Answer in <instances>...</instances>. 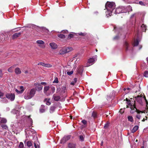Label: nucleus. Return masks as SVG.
Here are the masks:
<instances>
[{"label": "nucleus", "instance_id": "f257e3e1", "mask_svg": "<svg viewBox=\"0 0 148 148\" xmlns=\"http://www.w3.org/2000/svg\"><path fill=\"white\" fill-rule=\"evenodd\" d=\"M105 7L107 10L106 12V16L108 17L112 15V12L115 8V3L113 2H107L106 4Z\"/></svg>", "mask_w": 148, "mask_h": 148}, {"label": "nucleus", "instance_id": "f03ea898", "mask_svg": "<svg viewBox=\"0 0 148 148\" xmlns=\"http://www.w3.org/2000/svg\"><path fill=\"white\" fill-rule=\"evenodd\" d=\"M36 89L33 88L30 90V91L26 94L25 93L24 98L26 99H29L33 97L35 94Z\"/></svg>", "mask_w": 148, "mask_h": 148}, {"label": "nucleus", "instance_id": "7ed1b4c3", "mask_svg": "<svg viewBox=\"0 0 148 148\" xmlns=\"http://www.w3.org/2000/svg\"><path fill=\"white\" fill-rule=\"evenodd\" d=\"M97 56L95 55L93 56L92 58H91L88 60V62L86 63V66H89L93 64L95 62V61L97 60Z\"/></svg>", "mask_w": 148, "mask_h": 148}, {"label": "nucleus", "instance_id": "20e7f679", "mask_svg": "<svg viewBox=\"0 0 148 148\" xmlns=\"http://www.w3.org/2000/svg\"><path fill=\"white\" fill-rule=\"evenodd\" d=\"M73 50V48L71 47H64L60 49L59 51L60 54H63L67 53L70 52Z\"/></svg>", "mask_w": 148, "mask_h": 148}, {"label": "nucleus", "instance_id": "39448f33", "mask_svg": "<svg viewBox=\"0 0 148 148\" xmlns=\"http://www.w3.org/2000/svg\"><path fill=\"white\" fill-rule=\"evenodd\" d=\"M144 99L145 100L147 104H148V102L147 100H146L145 97H144ZM143 99L141 96H138L136 98V100L137 102L141 106H143V103L142 101V100Z\"/></svg>", "mask_w": 148, "mask_h": 148}, {"label": "nucleus", "instance_id": "423d86ee", "mask_svg": "<svg viewBox=\"0 0 148 148\" xmlns=\"http://www.w3.org/2000/svg\"><path fill=\"white\" fill-rule=\"evenodd\" d=\"M124 6H122L116 8L115 10V14H119L120 13H125V11H124Z\"/></svg>", "mask_w": 148, "mask_h": 148}, {"label": "nucleus", "instance_id": "0eeeda50", "mask_svg": "<svg viewBox=\"0 0 148 148\" xmlns=\"http://www.w3.org/2000/svg\"><path fill=\"white\" fill-rule=\"evenodd\" d=\"M7 98L10 99L11 101H13L14 100L15 98V95L14 94L8 93L6 95Z\"/></svg>", "mask_w": 148, "mask_h": 148}, {"label": "nucleus", "instance_id": "6e6552de", "mask_svg": "<svg viewBox=\"0 0 148 148\" xmlns=\"http://www.w3.org/2000/svg\"><path fill=\"white\" fill-rule=\"evenodd\" d=\"M36 43L38 45V46L42 48H44L45 47V45L44 44V42L42 40H38L36 41Z\"/></svg>", "mask_w": 148, "mask_h": 148}, {"label": "nucleus", "instance_id": "1a4fd4ad", "mask_svg": "<svg viewBox=\"0 0 148 148\" xmlns=\"http://www.w3.org/2000/svg\"><path fill=\"white\" fill-rule=\"evenodd\" d=\"M50 87L49 86H45L44 89V92L47 96H49L50 95L49 93Z\"/></svg>", "mask_w": 148, "mask_h": 148}, {"label": "nucleus", "instance_id": "9d476101", "mask_svg": "<svg viewBox=\"0 0 148 148\" xmlns=\"http://www.w3.org/2000/svg\"><path fill=\"white\" fill-rule=\"evenodd\" d=\"M126 101H127V104L128 105H127V108L130 107L131 109L134 110L135 106H136V103H135L134 105H132L131 104L130 101L127 99Z\"/></svg>", "mask_w": 148, "mask_h": 148}, {"label": "nucleus", "instance_id": "9b49d317", "mask_svg": "<svg viewBox=\"0 0 148 148\" xmlns=\"http://www.w3.org/2000/svg\"><path fill=\"white\" fill-rule=\"evenodd\" d=\"M20 88L21 89L20 90H18L16 89H15V91L18 93V94H21L23 93L25 88L23 87V86H21L20 87Z\"/></svg>", "mask_w": 148, "mask_h": 148}, {"label": "nucleus", "instance_id": "f8f14e48", "mask_svg": "<svg viewBox=\"0 0 148 148\" xmlns=\"http://www.w3.org/2000/svg\"><path fill=\"white\" fill-rule=\"evenodd\" d=\"M34 85L36 87L37 90L38 91H40L42 89V86L39 84L35 83Z\"/></svg>", "mask_w": 148, "mask_h": 148}, {"label": "nucleus", "instance_id": "ddd939ff", "mask_svg": "<svg viewBox=\"0 0 148 148\" xmlns=\"http://www.w3.org/2000/svg\"><path fill=\"white\" fill-rule=\"evenodd\" d=\"M124 11L125 13L126 12H129L130 11H131L132 10V8L130 6H128L126 7H124Z\"/></svg>", "mask_w": 148, "mask_h": 148}, {"label": "nucleus", "instance_id": "4468645a", "mask_svg": "<svg viewBox=\"0 0 148 148\" xmlns=\"http://www.w3.org/2000/svg\"><path fill=\"white\" fill-rule=\"evenodd\" d=\"M70 136H67L66 137H64L62 138L61 140V143H64L67 141L70 138Z\"/></svg>", "mask_w": 148, "mask_h": 148}, {"label": "nucleus", "instance_id": "2eb2a0df", "mask_svg": "<svg viewBox=\"0 0 148 148\" xmlns=\"http://www.w3.org/2000/svg\"><path fill=\"white\" fill-rule=\"evenodd\" d=\"M49 45L50 46L51 48L52 49H56L58 47L57 45L53 42L50 43H49Z\"/></svg>", "mask_w": 148, "mask_h": 148}, {"label": "nucleus", "instance_id": "dca6fc26", "mask_svg": "<svg viewBox=\"0 0 148 148\" xmlns=\"http://www.w3.org/2000/svg\"><path fill=\"white\" fill-rule=\"evenodd\" d=\"M76 146V144L73 143H69L68 145L69 148H75Z\"/></svg>", "mask_w": 148, "mask_h": 148}, {"label": "nucleus", "instance_id": "f3484780", "mask_svg": "<svg viewBox=\"0 0 148 148\" xmlns=\"http://www.w3.org/2000/svg\"><path fill=\"white\" fill-rule=\"evenodd\" d=\"M53 99L55 101H58L60 99V97L59 96L55 94H54L53 97Z\"/></svg>", "mask_w": 148, "mask_h": 148}, {"label": "nucleus", "instance_id": "a211bd4d", "mask_svg": "<svg viewBox=\"0 0 148 148\" xmlns=\"http://www.w3.org/2000/svg\"><path fill=\"white\" fill-rule=\"evenodd\" d=\"M55 88L53 86H51L50 87L49 93L50 95L54 93L55 91Z\"/></svg>", "mask_w": 148, "mask_h": 148}, {"label": "nucleus", "instance_id": "6ab92c4d", "mask_svg": "<svg viewBox=\"0 0 148 148\" xmlns=\"http://www.w3.org/2000/svg\"><path fill=\"white\" fill-rule=\"evenodd\" d=\"M67 89L65 86L62 87L61 90V94H63L65 93Z\"/></svg>", "mask_w": 148, "mask_h": 148}, {"label": "nucleus", "instance_id": "aec40b11", "mask_svg": "<svg viewBox=\"0 0 148 148\" xmlns=\"http://www.w3.org/2000/svg\"><path fill=\"white\" fill-rule=\"evenodd\" d=\"M45 106L44 105H42L40 109V112L41 113H43L45 112Z\"/></svg>", "mask_w": 148, "mask_h": 148}, {"label": "nucleus", "instance_id": "412c9836", "mask_svg": "<svg viewBox=\"0 0 148 148\" xmlns=\"http://www.w3.org/2000/svg\"><path fill=\"white\" fill-rule=\"evenodd\" d=\"M15 72L16 74H19L21 73V71L20 69L17 67L15 69Z\"/></svg>", "mask_w": 148, "mask_h": 148}, {"label": "nucleus", "instance_id": "4be33fe9", "mask_svg": "<svg viewBox=\"0 0 148 148\" xmlns=\"http://www.w3.org/2000/svg\"><path fill=\"white\" fill-rule=\"evenodd\" d=\"M21 35V33H16L14 34L12 36V39H14L17 38Z\"/></svg>", "mask_w": 148, "mask_h": 148}, {"label": "nucleus", "instance_id": "5701e85b", "mask_svg": "<svg viewBox=\"0 0 148 148\" xmlns=\"http://www.w3.org/2000/svg\"><path fill=\"white\" fill-rule=\"evenodd\" d=\"M124 45L125 47L126 50H130V46L129 45L128 43L127 42H125Z\"/></svg>", "mask_w": 148, "mask_h": 148}, {"label": "nucleus", "instance_id": "b1692460", "mask_svg": "<svg viewBox=\"0 0 148 148\" xmlns=\"http://www.w3.org/2000/svg\"><path fill=\"white\" fill-rule=\"evenodd\" d=\"M35 131L34 130H28L26 132V133H29V135H31L32 134H34L35 133Z\"/></svg>", "mask_w": 148, "mask_h": 148}, {"label": "nucleus", "instance_id": "393cba45", "mask_svg": "<svg viewBox=\"0 0 148 148\" xmlns=\"http://www.w3.org/2000/svg\"><path fill=\"white\" fill-rule=\"evenodd\" d=\"M138 125L135 126L131 130L132 132L134 133L136 132L138 129Z\"/></svg>", "mask_w": 148, "mask_h": 148}, {"label": "nucleus", "instance_id": "a878e982", "mask_svg": "<svg viewBox=\"0 0 148 148\" xmlns=\"http://www.w3.org/2000/svg\"><path fill=\"white\" fill-rule=\"evenodd\" d=\"M0 122L1 123H5L7 122V120L5 118H0Z\"/></svg>", "mask_w": 148, "mask_h": 148}, {"label": "nucleus", "instance_id": "bb28decb", "mask_svg": "<svg viewBox=\"0 0 148 148\" xmlns=\"http://www.w3.org/2000/svg\"><path fill=\"white\" fill-rule=\"evenodd\" d=\"M44 101L45 102L46 104L47 105H49L51 104V103L49 102V99H45L44 100Z\"/></svg>", "mask_w": 148, "mask_h": 148}, {"label": "nucleus", "instance_id": "cd10ccee", "mask_svg": "<svg viewBox=\"0 0 148 148\" xmlns=\"http://www.w3.org/2000/svg\"><path fill=\"white\" fill-rule=\"evenodd\" d=\"M27 120L29 122V123L30 124V125H32V120L30 118V116H29L27 117Z\"/></svg>", "mask_w": 148, "mask_h": 148}, {"label": "nucleus", "instance_id": "c85d7f7f", "mask_svg": "<svg viewBox=\"0 0 148 148\" xmlns=\"http://www.w3.org/2000/svg\"><path fill=\"white\" fill-rule=\"evenodd\" d=\"M127 119H128V120L129 121H130L131 122H132L134 121L133 117L132 116H128Z\"/></svg>", "mask_w": 148, "mask_h": 148}, {"label": "nucleus", "instance_id": "c756f323", "mask_svg": "<svg viewBox=\"0 0 148 148\" xmlns=\"http://www.w3.org/2000/svg\"><path fill=\"white\" fill-rule=\"evenodd\" d=\"M139 43V41L137 39H136V40H135L134 43L133 44V45L134 46H137Z\"/></svg>", "mask_w": 148, "mask_h": 148}, {"label": "nucleus", "instance_id": "7c9ffc66", "mask_svg": "<svg viewBox=\"0 0 148 148\" xmlns=\"http://www.w3.org/2000/svg\"><path fill=\"white\" fill-rule=\"evenodd\" d=\"M97 113L95 112H93L92 114V116L95 119L97 117Z\"/></svg>", "mask_w": 148, "mask_h": 148}, {"label": "nucleus", "instance_id": "2f4dec72", "mask_svg": "<svg viewBox=\"0 0 148 148\" xmlns=\"http://www.w3.org/2000/svg\"><path fill=\"white\" fill-rule=\"evenodd\" d=\"M55 109L54 106H51L50 109V113H52L54 112Z\"/></svg>", "mask_w": 148, "mask_h": 148}, {"label": "nucleus", "instance_id": "473e14b6", "mask_svg": "<svg viewBox=\"0 0 148 148\" xmlns=\"http://www.w3.org/2000/svg\"><path fill=\"white\" fill-rule=\"evenodd\" d=\"M141 27L143 31L145 32L146 30V27L145 25H144V24L142 25L141 26Z\"/></svg>", "mask_w": 148, "mask_h": 148}, {"label": "nucleus", "instance_id": "72a5a7b5", "mask_svg": "<svg viewBox=\"0 0 148 148\" xmlns=\"http://www.w3.org/2000/svg\"><path fill=\"white\" fill-rule=\"evenodd\" d=\"M14 68V66H11L8 69V71L10 73L12 72L13 71V69Z\"/></svg>", "mask_w": 148, "mask_h": 148}, {"label": "nucleus", "instance_id": "f704fd0d", "mask_svg": "<svg viewBox=\"0 0 148 148\" xmlns=\"http://www.w3.org/2000/svg\"><path fill=\"white\" fill-rule=\"evenodd\" d=\"M58 36L61 38H65V36L64 35L62 34H60L58 35Z\"/></svg>", "mask_w": 148, "mask_h": 148}, {"label": "nucleus", "instance_id": "c9c22d12", "mask_svg": "<svg viewBox=\"0 0 148 148\" xmlns=\"http://www.w3.org/2000/svg\"><path fill=\"white\" fill-rule=\"evenodd\" d=\"M28 147H31L32 145V143L31 141H28L26 143Z\"/></svg>", "mask_w": 148, "mask_h": 148}, {"label": "nucleus", "instance_id": "e433bc0d", "mask_svg": "<svg viewBox=\"0 0 148 148\" xmlns=\"http://www.w3.org/2000/svg\"><path fill=\"white\" fill-rule=\"evenodd\" d=\"M1 127L4 129L8 130V127L6 125H2Z\"/></svg>", "mask_w": 148, "mask_h": 148}, {"label": "nucleus", "instance_id": "4c0bfd02", "mask_svg": "<svg viewBox=\"0 0 148 148\" xmlns=\"http://www.w3.org/2000/svg\"><path fill=\"white\" fill-rule=\"evenodd\" d=\"M115 95V92L113 91L112 92V95H110V98L111 99H112L114 97Z\"/></svg>", "mask_w": 148, "mask_h": 148}, {"label": "nucleus", "instance_id": "58836bf2", "mask_svg": "<svg viewBox=\"0 0 148 148\" xmlns=\"http://www.w3.org/2000/svg\"><path fill=\"white\" fill-rule=\"evenodd\" d=\"M24 147V145L23 143L22 142H20L19 145V148H23Z\"/></svg>", "mask_w": 148, "mask_h": 148}, {"label": "nucleus", "instance_id": "ea45409f", "mask_svg": "<svg viewBox=\"0 0 148 148\" xmlns=\"http://www.w3.org/2000/svg\"><path fill=\"white\" fill-rule=\"evenodd\" d=\"M52 66V65L49 64H45L44 66V67H50Z\"/></svg>", "mask_w": 148, "mask_h": 148}, {"label": "nucleus", "instance_id": "a19ab883", "mask_svg": "<svg viewBox=\"0 0 148 148\" xmlns=\"http://www.w3.org/2000/svg\"><path fill=\"white\" fill-rule=\"evenodd\" d=\"M144 76L146 77H148V71H146L144 72Z\"/></svg>", "mask_w": 148, "mask_h": 148}, {"label": "nucleus", "instance_id": "79ce46f5", "mask_svg": "<svg viewBox=\"0 0 148 148\" xmlns=\"http://www.w3.org/2000/svg\"><path fill=\"white\" fill-rule=\"evenodd\" d=\"M74 34H75V33H72L71 34H70L68 36V38H71L73 37L74 36Z\"/></svg>", "mask_w": 148, "mask_h": 148}, {"label": "nucleus", "instance_id": "37998d69", "mask_svg": "<svg viewBox=\"0 0 148 148\" xmlns=\"http://www.w3.org/2000/svg\"><path fill=\"white\" fill-rule=\"evenodd\" d=\"M58 78L57 77H56L54 81H53V83H58Z\"/></svg>", "mask_w": 148, "mask_h": 148}, {"label": "nucleus", "instance_id": "c03bdc74", "mask_svg": "<svg viewBox=\"0 0 148 148\" xmlns=\"http://www.w3.org/2000/svg\"><path fill=\"white\" fill-rule=\"evenodd\" d=\"M78 34L80 36H85L86 35V34L85 33H82V32H80L78 33Z\"/></svg>", "mask_w": 148, "mask_h": 148}, {"label": "nucleus", "instance_id": "a18cd8bd", "mask_svg": "<svg viewBox=\"0 0 148 148\" xmlns=\"http://www.w3.org/2000/svg\"><path fill=\"white\" fill-rule=\"evenodd\" d=\"M83 69L82 67H80L78 69V71H79V72H81L82 71H83Z\"/></svg>", "mask_w": 148, "mask_h": 148}, {"label": "nucleus", "instance_id": "49530a36", "mask_svg": "<svg viewBox=\"0 0 148 148\" xmlns=\"http://www.w3.org/2000/svg\"><path fill=\"white\" fill-rule=\"evenodd\" d=\"M73 73V71H68L67 72V75H72Z\"/></svg>", "mask_w": 148, "mask_h": 148}, {"label": "nucleus", "instance_id": "de8ad7c7", "mask_svg": "<svg viewBox=\"0 0 148 148\" xmlns=\"http://www.w3.org/2000/svg\"><path fill=\"white\" fill-rule=\"evenodd\" d=\"M125 109V108L121 109L119 111V112H120V113H121V114L123 113L124 112Z\"/></svg>", "mask_w": 148, "mask_h": 148}, {"label": "nucleus", "instance_id": "09e8293b", "mask_svg": "<svg viewBox=\"0 0 148 148\" xmlns=\"http://www.w3.org/2000/svg\"><path fill=\"white\" fill-rule=\"evenodd\" d=\"M79 138L81 141H83L84 140V137L82 135H80L79 136Z\"/></svg>", "mask_w": 148, "mask_h": 148}, {"label": "nucleus", "instance_id": "8fccbe9b", "mask_svg": "<svg viewBox=\"0 0 148 148\" xmlns=\"http://www.w3.org/2000/svg\"><path fill=\"white\" fill-rule=\"evenodd\" d=\"M134 109H136V112L138 113V114H139L141 112V111H140L139 110H138L136 108V107H135V108H134Z\"/></svg>", "mask_w": 148, "mask_h": 148}, {"label": "nucleus", "instance_id": "3c124183", "mask_svg": "<svg viewBox=\"0 0 148 148\" xmlns=\"http://www.w3.org/2000/svg\"><path fill=\"white\" fill-rule=\"evenodd\" d=\"M141 117V116L139 114H137L136 115V117L138 119H140Z\"/></svg>", "mask_w": 148, "mask_h": 148}, {"label": "nucleus", "instance_id": "603ef678", "mask_svg": "<svg viewBox=\"0 0 148 148\" xmlns=\"http://www.w3.org/2000/svg\"><path fill=\"white\" fill-rule=\"evenodd\" d=\"M3 93L0 90V98H1V97H3Z\"/></svg>", "mask_w": 148, "mask_h": 148}, {"label": "nucleus", "instance_id": "864d4df0", "mask_svg": "<svg viewBox=\"0 0 148 148\" xmlns=\"http://www.w3.org/2000/svg\"><path fill=\"white\" fill-rule=\"evenodd\" d=\"M38 65H41L43 66H44L45 63L43 62H40L38 64Z\"/></svg>", "mask_w": 148, "mask_h": 148}, {"label": "nucleus", "instance_id": "5fc2aeb1", "mask_svg": "<svg viewBox=\"0 0 148 148\" xmlns=\"http://www.w3.org/2000/svg\"><path fill=\"white\" fill-rule=\"evenodd\" d=\"M139 3L140 5H142L145 6V4L143 3V2L142 1H140L139 2Z\"/></svg>", "mask_w": 148, "mask_h": 148}, {"label": "nucleus", "instance_id": "6e6d98bb", "mask_svg": "<svg viewBox=\"0 0 148 148\" xmlns=\"http://www.w3.org/2000/svg\"><path fill=\"white\" fill-rule=\"evenodd\" d=\"M82 123L84 125H85L87 123V121L85 120H83L82 121Z\"/></svg>", "mask_w": 148, "mask_h": 148}, {"label": "nucleus", "instance_id": "4d7b16f0", "mask_svg": "<svg viewBox=\"0 0 148 148\" xmlns=\"http://www.w3.org/2000/svg\"><path fill=\"white\" fill-rule=\"evenodd\" d=\"M3 75V73L2 70L1 69H0V77H2Z\"/></svg>", "mask_w": 148, "mask_h": 148}, {"label": "nucleus", "instance_id": "13d9d810", "mask_svg": "<svg viewBox=\"0 0 148 148\" xmlns=\"http://www.w3.org/2000/svg\"><path fill=\"white\" fill-rule=\"evenodd\" d=\"M34 147L35 148H39V145L38 144L37 145H36V144L35 143H34Z\"/></svg>", "mask_w": 148, "mask_h": 148}, {"label": "nucleus", "instance_id": "bf43d9fd", "mask_svg": "<svg viewBox=\"0 0 148 148\" xmlns=\"http://www.w3.org/2000/svg\"><path fill=\"white\" fill-rule=\"evenodd\" d=\"M61 90V89L60 88H57L56 90V92L58 93Z\"/></svg>", "mask_w": 148, "mask_h": 148}, {"label": "nucleus", "instance_id": "052dcab7", "mask_svg": "<svg viewBox=\"0 0 148 148\" xmlns=\"http://www.w3.org/2000/svg\"><path fill=\"white\" fill-rule=\"evenodd\" d=\"M108 125L109 124L108 123L104 125V128L105 129L107 128L108 126Z\"/></svg>", "mask_w": 148, "mask_h": 148}, {"label": "nucleus", "instance_id": "680f3d73", "mask_svg": "<svg viewBox=\"0 0 148 148\" xmlns=\"http://www.w3.org/2000/svg\"><path fill=\"white\" fill-rule=\"evenodd\" d=\"M62 32L63 33H66H66H68V31L67 30H65L62 31Z\"/></svg>", "mask_w": 148, "mask_h": 148}, {"label": "nucleus", "instance_id": "e2e57ef3", "mask_svg": "<svg viewBox=\"0 0 148 148\" xmlns=\"http://www.w3.org/2000/svg\"><path fill=\"white\" fill-rule=\"evenodd\" d=\"M77 81V79L76 78H74L73 79V82H74L75 83H76Z\"/></svg>", "mask_w": 148, "mask_h": 148}, {"label": "nucleus", "instance_id": "0e129e2a", "mask_svg": "<svg viewBox=\"0 0 148 148\" xmlns=\"http://www.w3.org/2000/svg\"><path fill=\"white\" fill-rule=\"evenodd\" d=\"M40 84L42 85H46V83L45 82H42Z\"/></svg>", "mask_w": 148, "mask_h": 148}, {"label": "nucleus", "instance_id": "69168bd1", "mask_svg": "<svg viewBox=\"0 0 148 148\" xmlns=\"http://www.w3.org/2000/svg\"><path fill=\"white\" fill-rule=\"evenodd\" d=\"M118 38H119L118 36H115L114 37V39L116 40V39H118Z\"/></svg>", "mask_w": 148, "mask_h": 148}, {"label": "nucleus", "instance_id": "338daca9", "mask_svg": "<svg viewBox=\"0 0 148 148\" xmlns=\"http://www.w3.org/2000/svg\"><path fill=\"white\" fill-rule=\"evenodd\" d=\"M75 83L74 82H73H73H71V85H74V84H75Z\"/></svg>", "mask_w": 148, "mask_h": 148}, {"label": "nucleus", "instance_id": "774afa93", "mask_svg": "<svg viewBox=\"0 0 148 148\" xmlns=\"http://www.w3.org/2000/svg\"><path fill=\"white\" fill-rule=\"evenodd\" d=\"M147 112H146L145 110H144V111H141V113H147Z\"/></svg>", "mask_w": 148, "mask_h": 148}]
</instances>
